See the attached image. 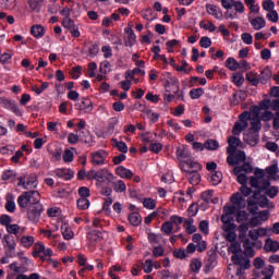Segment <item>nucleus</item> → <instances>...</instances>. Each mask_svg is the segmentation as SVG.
<instances>
[{
	"instance_id": "72a5a7b5",
	"label": "nucleus",
	"mask_w": 279,
	"mask_h": 279,
	"mask_svg": "<svg viewBox=\"0 0 279 279\" xmlns=\"http://www.w3.org/2000/svg\"><path fill=\"white\" fill-rule=\"evenodd\" d=\"M112 143L114 147H117L118 151H121V154H128V144H125V142L112 140Z\"/></svg>"
},
{
	"instance_id": "bb28decb",
	"label": "nucleus",
	"mask_w": 279,
	"mask_h": 279,
	"mask_svg": "<svg viewBox=\"0 0 279 279\" xmlns=\"http://www.w3.org/2000/svg\"><path fill=\"white\" fill-rule=\"evenodd\" d=\"M129 221H130L131 226L138 227L143 222V218L141 217V214L132 213L129 216Z\"/></svg>"
},
{
	"instance_id": "1a4fd4ad",
	"label": "nucleus",
	"mask_w": 279,
	"mask_h": 279,
	"mask_svg": "<svg viewBox=\"0 0 279 279\" xmlns=\"http://www.w3.org/2000/svg\"><path fill=\"white\" fill-rule=\"evenodd\" d=\"M205 8L207 14L214 16V19H217V21H221L223 19V12L221 11V8L210 3H207Z\"/></svg>"
},
{
	"instance_id": "b1692460",
	"label": "nucleus",
	"mask_w": 279,
	"mask_h": 279,
	"mask_svg": "<svg viewBox=\"0 0 279 279\" xmlns=\"http://www.w3.org/2000/svg\"><path fill=\"white\" fill-rule=\"evenodd\" d=\"M271 68L266 66L259 74V82L260 84H267L268 80H271Z\"/></svg>"
},
{
	"instance_id": "423d86ee",
	"label": "nucleus",
	"mask_w": 279,
	"mask_h": 279,
	"mask_svg": "<svg viewBox=\"0 0 279 279\" xmlns=\"http://www.w3.org/2000/svg\"><path fill=\"white\" fill-rule=\"evenodd\" d=\"M106 158H108V153L106 150H97L90 154V162L95 167H101V165H106Z\"/></svg>"
},
{
	"instance_id": "774afa93",
	"label": "nucleus",
	"mask_w": 279,
	"mask_h": 279,
	"mask_svg": "<svg viewBox=\"0 0 279 279\" xmlns=\"http://www.w3.org/2000/svg\"><path fill=\"white\" fill-rule=\"evenodd\" d=\"M271 119H274V112L271 111H266V112H263L262 116L259 117V120L260 121H271Z\"/></svg>"
},
{
	"instance_id": "3c124183",
	"label": "nucleus",
	"mask_w": 279,
	"mask_h": 279,
	"mask_svg": "<svg viewBox=\"0 0 279 279\" xmlns=\"http://www.w3.org/2000/svg\"><path fill=\"white\" fill-rule=\"evenodd\" d=\"M197 213H199V206L195 203L191 204L187 208L189 217H196Z\"/></svg>"
},
{
	"instance_id": "a19ab883",
	"label": "nucleus",
	"mask_w": 279,
	"mask_h": 279,
	"mask_svg": "<svg viewBox=\"0 0 279 279\" xmlns=\"http://www.w3.org/2000/svg\"><path fill=\"white\" fill-rule=\"evenodd\" d=\"M215 193V191L213 190H207L205 192H203L201 194V198L203 199V202L205 204H210V202H213V194Z\"/></svg>"
},
{
	"instance_id": "f8f14e48",
	"label": "nucleus",
	"mask_w": 279,
	"mask_h": 279,
	"mask_svg": "<svg viewBox=\"0 0 279 279\" xmlns=\"http://www.w3.org/2000/svg\"><path fill=\"white\" fill-rule=\"evenodd\" d=\"M259 138L260 137H259L258 133H254L252 131H248L243 136L244 143H247V145H251V147H256V145H258Z\"/></svg>"
},
{
	"instance_id": "aec40b11",
	"label": "nucleus",
	"mask_w": 279,
	"mask_h": 279,
	"mask_svg": "<svg viewBox=\"0 0 279 279\" xmlns=\"http://www.w3.org/2000/svg\"><path fill=\"white\" fill-rule=\"evenodd\" d=\"M87 239L90 241V243H97V241L104 239V233H101L99 230H90L87 232Z\"/></svg>"
},
{
	"instance_id": "e433bc0d",
	"label": "nucleus",
	"mask_w": 279,
	"mask_h": 279,
	"mask_svg": "<svg viewBox=\"0 0 279 279\" xmlns=\"http://www.w3.org/2000/svg\"><path fill=\"white\" fill-rule=\"evenodd\" d=\"M205 149H208L209 151L219 149V142H217V140H207L205 142Z\"/></svg>"
},
{
	"instance_id": "69168bd1",
	"label": "nucleus",
	"mask_w": 279,
	"mask_h": 279,
	"mask_svg": "<svg viewBox=\"0 0 279 279\" xmlns=\"http://www.w3.org/2000/svg\"><path fill=\"white\" fill-rule=\"evenodd\" d=\"M10 223H12V217H10L9 215H5V214L0 216V225L1 226H5V228H7L10 226Z\"/></svg>"
},
{
	"instance_id": "f3484780",
	"label": "nucleus",
	"mask_w": 279,
	"mask_h": 279,
	"mask_svg": "<svg viewBox=\"0 0 279 279\" xmlns=\"http://www.w3.org/2000/svg\"><path fill=\"white\" fill-rule=\"evenodd\" d=\"M241 144V140L236 136H230L228 140L229 147L227 148L228 154H234L236 151V148Z\"/></svg>"
},
{
	"instance_id": "a18cd8bd",
	"label": "nucleus",
	"mask_w": 279,
	"mask_h": 279,
	"mask_svg": "<svg viewBox=\"0 0 279 279\" xmlns=\"http://www.w3.org/2000/svg\"><path fill=\"white\" fill-rule=\"evenodd\" d=\"M185 162V165L187 166V167H190V169H195V170H192V171H202V163H199V162H197V161H193V160H191V159H187V160H185L184 161Z\"/></svg>"
},
{
	"instance_id": "473e14b6",
	"label": "nucleus",
	"mask_w": 279,
	"mask_h": 279,
	"mask_svg": "<svg viewBox=\"0 0 279 279\" xmlns=\"http://www.w3.org/2000/svg\"><path fill=\"white\" fill-rule=\"evenodd\" d=\"M232 82L238 86V88H241L243 86V83L245 82V77L243 76V73H235L232 75Z\"/></svg>"
},
{
	"instance_id": "20e7f679",
	"label": "nucleus",
	"mask_w": 279,
	"mask_h": 279,
	"mask_svg": "<svg viewBox=\"0 0 279 279\" xmlns=\"http://www.w3.org/2000/svg\"><path fill=\"white\" fill-rule=\"evenodd\" d=\"M0 106L4 108V110H9L10 112H13L15 117H23V109L19 107V102L14 99L0 97Z\"/></svg>"
},
{
	"instance_id": "a878e982",
	"label": "nucleus",
	"mask_w": 279,
	"mask_h": 279,
	"mask_svg": "<svg viewBox=\"0 0 279 279\" xmlns=\"http://www.w3.org/2000/svg\"><path fill=\"white\" fill-rule=\"evenodd\" d=\"M264 191L265 195H267V197H269L270 199H276V197H278L279 189L276 185L266 186Z\"/></svg>"
},
{
	"instance_id": "9b49d317",
	"label": "nucleus",
	"mask_w": 279,
	"mask_h": 279,
	"mask_svg": "<svg viewBox=\"0 0 279 279\" xmlns=\"http://www.w3.org/2000/svg\"><path fill=\"white\" fill-rule=\"evenodd\" d=\"M54 174L57 175V178L65 181L73 180V178H75V172L71 169L65 168L56 169Z\"/></svg>"
},
{
	"instance_id": "79ce46f5",
	"label": "nucleus",
	"mask_w": 279,
	"mask_h": 279,
	"mask_svg": "<svg viewBox=\"0 0 279 279\" xmlns=\"http://www.w3.org/2000/svg\"><path fill=\"white\" fill-rule=\"evenodd\" d=\"M221 180H223V173L219 171H214L211 173V182L215 186H217V184H221Z\"/></svg>"
},
{
	"instance_id": "680f3d73",
	"label": "nucleus",
	"mask_w": 279,
	"mask_h": 279,
	"mask_svg": "<svg viewBox=\"0 0 279 279\" xmlns=\"http://www.w3.org/2000/svg\"><path fill=\"white\" fill-rule=\"evenodd\" d=\"M7 232H9L10 235L19 234V232H21V227L19 225H9L7 227Z\"/></svg>"
},
{
	"instance_id": "6e6d98bb",
	"label": "nucleus",
	"mask_w": 279,
	"mask_h": 279,
	"mask_svg": "<svg viewBox=\"0 0 279 279\" xmlns=\"http://www.w3.org/2000/svg\"><path fill=\"white\" fill-rule=\"evenodd\" d=\"M233 8L235 10L234 14H243V12H245V4H243L241 1H234Z\"/></svg>"
},
{
	"instance_id": "f257e3e1",
	"label": "nucleus",
	"mask_w": 279,
	"mask_h": 279,
	"mask_svg": "<svg viewBox=\"0 0 279 279\" xmlns=\"http://www.w3.org/2000/svg\"><path fill=\"white\" fill-rule=\"evenodd\" d=\"M17 206L20 208H27V219L33 223H38L45 213V206L40 204V193L38 191H28L22 193L17 197Z\"/></svg>"
},
{
	"instance_id": "4c0bfd02",
	"label": "nucleus",
	"mask_w": 279,
	"mask_h": 279,
	"mask_svg": "<svg viewBox=\"0 0 279 279\" xmlns=\"http://www.w3.org/2000/svg\"><path fill=\"white\" fill-rule=\"evenodd\" d=\"M125 182L123 180H118L117 182L113 183V191L116 193H125L126 190Z\"/></svg>"
},
{
	"instance_id": "412c9836",
	"label": "nucleus",
	"mask_w": 279,
	"mask_h": 279,
	"mask_svg": "<svg viewBox=\"0 0 279 279\" xmlns=\"http://www.w3.org/2000/svg\"><path fill=\"white\" fill-rule=\"evenodd\" d=\"M177 158L178 160H186V158H191V153L189 151V148L185 146H179L177 148Z\"/></svg>"
},
{
	"instance_id": "58836bf2",
	"label": "nucleus",
	"mask_w": 279,
	"mask_h": 279,
	"mask_svg": "<svg viewBox=\"0 0 279 279\" xmlns=\"http://www.w3.org/2000/svg\"><path fill=\"white\" fill-rule=\"evenodd\" d=\"M233 156L235 158V165H241V162H245V160L247 159V156L243 150L234 151Z\"/></svg>"
},
{
	"instance_id": "c85d7f7f",
	"label": "nucleus",
	"mask_w": 279,
	"mask_h": 279,
	"mask_svg": "<svg viewBox=\"0 0 279 279\" xmlns=\"http://www.w3.org/2000/svg\"><path fill=\"white\" fill-rule=\"evenodd\" d=\"M106 169H100L98 171H96V175H95V179L96 180V186H101L106 180Z\"/></svg>"
},
{
	"instance_id": "e2e57ef3",
	"label": "nucleus",
	"mask_w": 279,
	"mask_h": 279,
	"mask_svg": "<svg viewBox=\"0 0 279 279\" xmlns=\"http://www.w3.org/2000/svg\"><path fill=\"white\" fill-rule=\"evenodd\" d=\"M278 171V163H272L271 166L266 168V173H268V175H270L271 178H274V175H276Z\"/></svg>"
},
{
	"instance_id": "4d7b16f0",
	"label": "nucleus",
	"mask_w": 279,
	"mask_h": 279,
	"mask_svg": "<svg viewBox=\"0 0 279 279\" xmlns=\"http://www.w3.org/2000/svg\"><path fill=\"white\" fill-rule=\"evenodd\" d=\"M81 73H82V66L76 65L71 70L70 75H71L72 80H80Z\"/></svg>"
},
{
	"instance_id": "a211bd4d",
	"label": "nucleus",
	"mask_w": 279,
	"mask_h": 279,
	"mask_svg": "<svg viewBox=\"0 0 279 279\" xmlns=\"http://www.w3.org/2000/svg\"><path fill=\"white\" fill-rule=\"evenodd\" d=\"M264 250L266 252H272L276 254L279 250V242L278 241H272L271 238L266 239Z\"/></svg>"
},
{
	"instance_id": "13d9d810",
	"label": "nucleus",
	"mask_w": 279,
	"mask_h": 279,
	"mask_svg": "<svg viewBox=\"0 0 279 279\" xmlns=\"http://www.w3.org/2000/svg\"><path fill=\"white\" fill-rule=\"evenodd\" d=\"M149 151H153V154H160L162 151V144L160 143H151L148 146Z\"/></svg>"
},
{
	"instance_id": "de8ad7c7",
	"label": "nucleus",
	"mask_w": 279,
	"mask_h": 279,
	"mask_svg": "<svg viewBox=\"0 0 279 279\" xmlns=\"http://www.w3.org/2000/svg\"><path fill=\"white\" fill-rule=\"evenodd\" d=\"M161 232L169 235L171 232H173V223L171 221H166L161 226Z\"/></svg>"
},
{
	"instance_id": "37998d69",
	"label": "nucleus",
	"mask_w": 279,
	"mask_h": 279,
	"mask_svg": "<svg viewBox=\"0 0 279 279\" xmlns=\"http://www.w3.org/2000/svg\"><path fill=\"white\" fill-rule=\"evenodd\" d=\"M7 258H16V246H3Z\"/></svg>"
},
{
	"instance_id": "bf43d9fd",
	"label": "nucleus",
	"mask_w": 279,
	"mask_h": 279,
	"mask_svg": "<svg viewBox=\"0 0 279 279\" xmlns=\"http://www.w3.org/2000/svg\"><path fill=\"white\" fill-rule=\"evenodd\" d=\"M99 71L106 75L107 73H110V61L105 60L100 63Z\"/></svg>"
},
{
	"instance_id": "ea45409f",
	"label": "nucleus",
	"mask_w": 279,
	"mask_h": 279,
	"mask_svg": "<svg viewBox=\"0 0 279 279\" xmlns=\"http://www.w3.org/2000/svg\"><path fill=\"white\" fill-rule=\"evenodd\" d=\"M246 81L250 82L252 86L260 84V78H258L254 72L246 73Z\"/></svg>"
},
{
	"instance_id": "f704fd0d",
	"label": "nucleus",
	"mask_w": 279,
	"mask_h": 279,
	"mask_svg": "<svg viewBox=\"0 0 279 279\" xmlns=\"http://www.w3.org/2000/svg\"><path fill=\"white\" fill-rule=\"evenodd\" d=\"M77 208L78 210H88L90 207V201L88 198H78L77 202Z\"/></svg>"
},
{
	"instance_id": "dca6fc26",
	"label": "nucleus",
	"mask_w": 279,
	"mask_h": 279,
	"mask_svg": "<svg viewBox=\"0 0 279 279\" xmlns=\"http://www.w3.org/2000/svg\"><path fill=\"white\" fill-rule=\"evenodd\" d=\"M116 173L119 178H125L126 180H132V178H134V172L123 166L118 167Z\"/></svg>"
},
{
	"instance_id": "0eeeda50",
	"label": "nucleus",
	"mask_w": 279,
	"mask_h": 279,
	"mask_svg": "<svg viewBox=\"0 0 279 279\" xmlns=\"http://www.w3.org/2000/svg\"><path fill=\"white\" fill-rule=\"evenodd\" d=\"M76 110L83 111L85 114H90L94 110L93 100L87 97H83L81 102H76L75 105Z\"/></svg>"
},
{
	"instance_id": "4be33fe9",
	"label": "nucleus",
	"mask_w": 279,
	"mask_h": 279,
	"mask_svg": "<svg viewBox=\"0 0 279 279\" xmlns=\"http://www.w3.org/2000/svg\"><path fill=\"white\" fill-rule=\"evenodd\" d=\"M263 130V124L260 123V118H253L251 121V128L248 129V132H253L255 134H258Z\"/></svg>"
},
{
	"instance_id": "09e8293b",
	"label": "nucleus",
	"mask_w": 279,
	"mask_h": 279,
	"mask_svg": "<svg viewBox=\"0 0 279 279\" xmlns=\"http://www.w3.org/2000/svg\"><path fill=\"white\" fill-rule=\"evenodd\" d=\"M190 268L194 274L199 272V269H202V262L199 259H193L190 264Z\"/></svg>"
},
{
	"instance_id": "603ef678",
	"label": "nucleus",
	"mask_w": 279,
	"mask_h": 279,
	"mask_svg": "<svg viewBox=\"0 0 279 279\" xmlns=\"http://www.w3.org/2000/svg\"><path fill=\"white\" fill-rule=\"evenodd\" d=\"M62 26L71 32L73 27H75V22L71 20V17H64L62 21Z\"/></svg>"
},
{
	"instance_id": "c9c22d12",
	"label": "nucleus",
	"mask_w": 279,
	"mask_h": 279,
	"mask_svg": "<svg viewBox=\"0 0 279 279\" xmlns=\"http://www.w3.org/2000/svg\"><path fill=\"white\" fill-rule=\"evenodd\" d=\"M21 245L23 247L29 248L34 245V236L32 235H24L21 238Z\"/></svg>"
},
{
	"instance_id": "2eb2a0df",
	"label": "nucleus",
	"mask_w": 279,
	"mask_h": 279,
	"mask_svg": "<svg viewBox=\"0 0 279 279\" xmlns=\"http://www.w3.org/2000/svg\"><path fill=\"white\" fill-rule=\"evenodd\" d=\"M124 32L128 35L124 41L125 47L136 45V34L134 33V29L132 27H125Z\"/></svg>"
},
{
	"instance_id": "4468645a",
	"label": "nucleus",
	"mask_w": 279,
	"mask_h": 279,
	"mask_svg": "<svg viewBox=\"0 0 279 279\" xmlns=\"http://www.w3.org/2000/svg\"><path fill=\"white\" fill-rule=\"evenodd\" d=\"M256 189V191L253 193L251 197L247 198V206H256L258 202H260V193L264 192L265 189H263L260 185Z\"/></svg>"
},
{
	"instance_id": "052dcab7",
	"label": "nucleus",
	"mask_w": 279,
	"mask_h": 279,
	"mask_svg": "<svg viewBox=\"0 0 279 279\" xmlns=\"http://www.w3.org/2000/svg\"><path fill=\"white\" fill-rule=\"evenodd\" d=\"M231 254H233V256H241L242 254H239V252H241V244L234 242L231 244V246L229 247Z\"/></svg>"
},
{
	"instance_id": "393cba45",
	"label": "nucleus",
	"mask_w": 279,
	"mask_h": 279,
	"mask_svg": "<svg viewBox=\"0 0 279 279\" xmlns=\"http://www.w3.org/2000/svg\"><path fill=\"white\" fill-rule=\"evenodd\" d=\"M251 25L258 32L267 25V22L264 17L258 16L251 21Z\"/></svg>"
},
{
	"instance_id": "7ed1b4c3",
	"label": "nucleus",
	"mask_w": 279,
	"mask_h": 279,
	"mask_svg": "<svg viewBox=\"0 0 279 279\" xmlns=\"http://www.w3.org/2000/svg\"><path fill=\"white\" fill-rule=\"evenodd\" d=\"M252 193H253L252 187H248L247 185H241L240 193L236 192V193L232 194L231 203L234 204V206H245L244 197H250V195H252Z\"/></svg>"
},
{
	"instance_id": "6ab92c4d",
	"label": "nucleus",
	"mask_w": 279,
	"mask_h": 279,
	"mask_svg": "<svg viewBox=\"0 0 279 279\" xmlns=\"http://www.w3.org/2000/svg\"><path fill=\"white\" fill-rule=\"evenodd\" d=\"M61 233L63 239H65V241H71V239L75 236V233H73V230H71V227H69V223H63L61 226Z\"/></svg>"
},
{
	"instance_id": "864d4df0",
	"label": "nucleus",
	"mask_w": 279,
	"mask_h": 279,
	"mask_svg": "<svg viewBox=\"0 0 279 279\" xmlns=\"http://www.w3.org/2000/svg\"><path fill=\"white\" fill-rule=\"evenodd\" d=\"M37 181H38V177L36 174H31L26 181V190L32 189V186L36 187Z\"/></svg>"
},
{
	"instance_id": "7c9ffc66",
	"label": "nucleus",
	"mask_w": 279,
	"mask_h": 279,
	"mask_svg": "<svg viewBox=\"0 0 279 279\" xmlns=\"http://www.w3.org/2000/svg\"><path fill=\"white\" fill-rule=\"evenodd\" d=\"M3 247H16V240L10 234H5L2 240Z\"/></svg>"
},
{
	"instance_id": "cd10ccee",
	"label": "nucleus",
	"mask_w": 279,
	"mask_h": 279,
	"mask_svg": "<svg viewBox=\"0 0 279 279\" xmlns=\"http://www.w3.org/2000/svg\"><path fill=\"white\" fill-rule=\"evenodd\" d=\"M44 252H45V244H43L41 242L35 243L33 247V257L40 258V254H44Z\"/></svg>"
},
{
	"instance_id": "5fc2aeb1",
	"label": "nucleus",
	"mask_w": 279,
	"mask_h": 279,
	"mask_svg": "<svg viewBox=\"0 0 279 279\" xmlns=\"http://www.w3.org/2000/svg\"><path fill=\"white\" fill-rule=\"evenodd\" d=\"M78 195L81 198L88 199V197H90V189H88L86 186H81L78 189Z\"/></svg>"
},
{
	"instance_id": "8fccbe9b",
	"label": "nucleus",
	"mask_w": 279,
	"mask_h": 279,
	"mask_svg": "<svg viewBox=\"0 0 279 279\" xmlns=\"http://www.w3.org/2000/svg\"><path fill=\"white\" fill-rule=\"evenodd\" d=\"M213 45V39H210V37L208 36H203L199 40V46L203 49H208V47H210Z\"/></svg>"
},
{
	"instance_id": "f03ea898",
	"label": "nucleus",
	"mask_w": 279,
	"mask_h": 279,
	"mask_svg": "<svg viewBox=\"0 0 279 279\" xmlns=\"http://www.w3.org/2000/svg\"><path fill=\"white\" fill-rule=\"evenodd\" d=\"M250 185L252 187L267 189V186H271V180L269 178H265V170L257 168L254 171V177L250 178Z\"/></svg>"
},
{
	"instance_id": "ddd939ff",
	"label": "nucleus",
	"mask_w": 279,
	"mask_h": 279,
	"mask_svg": "<svg viewBox=\"0 0 279 279\" xmlns=\"http://www.w3.org/2000/svg\"><path fill=\"white\" fill-rule=\"evenodd\" d=\"M186 178L192 186H197L202 182V174L198 171L185 170Z\"/></svg>"
},
{
	"instance_id": "49530a36",
	"label": "nucleus",
	"mask_w": 279,
	"mask_h": 279,
	"mask_svg": "<svg viewBox=\"0 0 279 279\" xmlns=\"http://www.w3.org/2000/svg\"><path fill=\"white\" fill-rule=\"evenodd\" d=\"M143 206L147 210H154L156 208V201L154 198H144Z\"/></svg>"
},
{
	"instance_id": "c03bdc74",
	"label": "nucleus",
	"mask_w": 279,
	"mask_h": 279,
	"mask_svg": "<svg viewBox=\"0 0 279 279\" xmlns=\"http://www.w3.org/2000/svg\"><path fill=\"white\" fill-rule=\"evenodd\" d=\"M204 95V88H193L190 90V97L191 99H199Z\"/></svg>"
},
{
	"instance_id": "5701e85b",
	"label": "nucleus",
	"mask_w": 279,
	"mask_h": 279,
	"mask_svg": "<svg viewBox=\"0 0 279 279\" xmlns=\"http://www.w3.org/2000/svg\"><path fill=\"white\" fill-rule=\"evenodd\" d=\"M45 28L43 25H34L31 27V34L34 38H43L45 36Z\"/></svg>"
},
{
	"instance_id": "2f4dec72",
	"label": "nucleus",
	"mask_w": 279,
	"mask_h": 279,
	"mask_svg": "<svg viewBox=\"0 0 279 279\" xmlns=\"http://www.w3.org/2000/svg\"><path fill=\"white\" fill-rule=\"evenodd\" d=\"M28 5L31 12H40V8L43 7V0H28Z\"/></svg>"
},
{
	"instance_id": "338daca9",
	"label": "nucleus",
	"mask_w": 279,
	"mask_h": 279,
	"mask_svg": "<svg viewBox=\"0 0 279 279\" xmlns=\"http://www.w3.org/2000/svg\"><path fill=\"white\" fill-rule=\"evenodd\" d=\"M75 156L73 155V151L70 149H65L63 153V161L65 162H73Z\"/></svg>"
},
{
	"instance_id": "c756f323",
	"label": "nucleus",
	"mask_w": 279,
	"mask_h": 279,
	"mask_svg": "<svg viewBox=\"0 0 279 279\" xmlns=\"http://www.w3.org/2000/svg\"><path fill=\"white\" fill-rule=\"evenodd\" d=\"M247 128V122H235L232 129V134L234 136H239L241 135V132H243V130H245Z\"/></svg>"
},
{
	"instance_id": "9d476101",
	"label": "nucleus",
	"mask_w": 279,
	"mask_h": 279,
	"mask_svg": "<svg viewBox=\"0 0 279 279\" xmlns=\"http://www.w3.org/2000/svg\"><path fill=\"white\" fill-rule=\"evenodd\" d=\"M231 260L233 265H239L242 269H250L252 267L250 258H245L243 255H232Z\"/></svg>"
},
{
	"instance_id": "39448f33",
	"label": "nucleus",
	"mask_w": 279,
	"mask_h": 279,
	"mask_svg": "<svg viewBox=\"0 0 279 279\" xmlns=\"http://www.w3.org/2000/svg\"><path fill=\"white\" fill-rule=\"evenodd\" d=\"M226 66L229 71H236L238 69H244L247 71L250 69V63L246 60H241L240 62L236 59L229 57L226 60Z\"/></svg>"
},
{
	"instance_id": "0e129e2a",
	"label": "nucleus",
	"mask_w": 279,
	"mask_h": 279,
	"mask_svg": "<svg viewBox=\"0 0 279 279\" xmlns=\"http://www.w3.org/2000/svg\"><path fill=\"white\" fill-rule=\"evenodd\" d=\"M241 38H242L244 45H252L254 43V37L250 33H243L241 35Z\"/></svg>"
},
{
	"instance_id": "6e6552de",
	"label": "nucleus",
	"mask_w": 279,
	"mask_h": 279,
	"mask_svg": "<svg viewBox=\"0 0 279 279\" xmlns=\"http://www.w3.org/2000/svg\"><path fill=\"white\" fill-rule=\"evenodd\" d=\"M217 266V251L210 250L207 252V257L205 258V270L210 271Z\"/></svg>"
}]
</instances>
